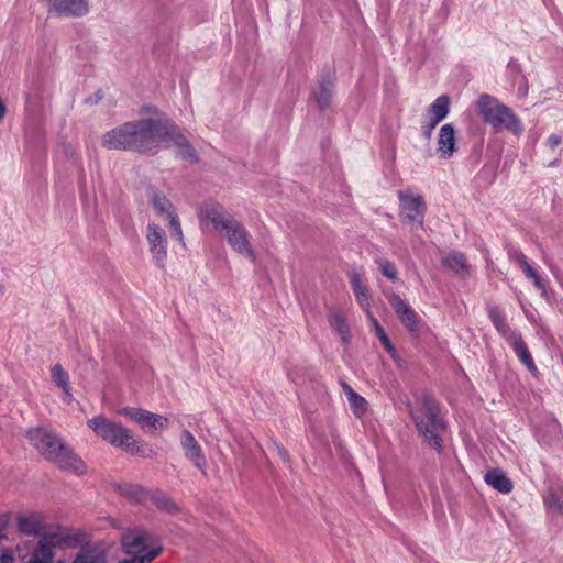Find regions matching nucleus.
Masks as SVG:
<instances>
[{"label": "nucleus", "instance_id": "nucleus-1", "mask_svg": "<svg viewBox=\"0 0 563 563\" xmlns=\"http://www.w3.org/2000/svg\"><path fill=\"white\" fill-rule=\"evenodd\" d=\"M109 150L147 152L164 147L177 148L179 155L196 159L197 154L184 132L156 109L150 115L119 124L102 135Z\"/></svg>", "mask_w": 563, "mask_h": 563}, {"label": "nucleus", "instance_id": "nucleus-2", "mask_svg": "<svg viewBox=\"0 0 563 563\" xmlns=\"http://www.w3.org/2000/svg\"><path fill=\"white\" fill-rule=\"evenodd\" d=\"M15 527L22 538L13 548L26 559V563H63L53 562V548L69 545L76 540L70 529L48 525L37 512L19 514Z\"/></svg>", "mask_w": 563, "mask_h": 563}, {"label": "nucleus", "instance_id": "nucleus-3", "mask_svg": "<svg viewBox=\"0 0 563 563\" xmlns=\"http://www.w3.org/2000/svg\"><path fill=\"white\" fill-rule=\"evenodd\" d=\"M86 424L96 438L120 448L129 454L147 456L151 452L147 444L139 439L130 428L102 413L91 416Z\"/></svg>", "mask_w": 563, "mask_h": 563}, {"label": "nucleus", "instance_id": "nucleus-4", "mask_svg": "<svg viewBox=\"0 0 563 563\" xmlns=\"http://www.w3.org/2000/svg\"><path fill=\"white\" fill-rule=\"evenodd\" d=\"M408 412L422 441L434 450H441L445 424L434 399L428 395H421L417 399L416 407L408 405Z\"/></svg>", "mask_w": 563, "mask_h": 563}, {"label": "nucleus", "instance_id": "nucleus-5", "mask_svg": "<svg viewBox=\"0 0 563 563\" xmlns=\"http://www.w3.org/2000/svg\"><path fill=\"white\" fill-rule=\"evenodd\" d=\"M476 111L482 120L494 130L506 129L514 134L521 131V123L518 117L505 104L494 97L482 95L475 103Z\"/></svg>", "mask_w": 563, "mask_h": 563}, {"label": "nucleus", "instance_id": "nucleus-6", "mask_svg": "<svg viewBox=\"0 0 563 563\" xmlns=\"http://www.w3.org/2000/svg\"><path fill=\"white\" fill-rule=\"evenodd\" d=\"M25 438L32 448L53 464L67 444L53 430L43 426L30 427Z\"/></svg>", "mask_w": 563, "mask_h": 563}, {"label": "nucleus", "instance_id": "nucleus-7", "mask_svg": "<svg viewBox=\"0 0 563 563\" xmlns=\"http://www.w3.org/2000/svg\"><path fill=\"white\" fill-rule=\"evenodd\" d=\"M148 203L153 211L166 223L170 236L181 242L183 228L180 217L166 194L159 189H152L148 194Z\"/></svg>", "mask_w": 563, "mask_h": 563}, {"label": "nucleus", "instance_id": "nucleus-8", "mask_svg": "<svg viewBox=\"0 0 563 563\" xmlns=\"http://www.w3.org/2000/svg\"><path fill=\"white\" fill-rule=\"evenodd\" d=\"M117 413L136 423L144 432L151 435L162 434L167 429L169 422L167 417L141 407L123 406L117 410Z\"/></svg>", "mask_w": 563, "mask_h": 563}, {"label": "nucleus", "instance_id": "nucleus-9", "mask_svg": "<svg viewBox=\"0 0 563 563\" xmlns=\"http://www.w3.org/2000/svg\"><path fill=\"white\" fill-rule=\"evenodd\" d=\"M122 548L126 556L119 563H150L159 551L155 548H148L144 534L135 530L126 531L123 534Z\"/></svg>", "mask_w": 563, "mask_h": 563}, {"label": "nucleus", "instance_id": "nucleus-10", "mask_svg": "<svg viewBox=\"0 0 563 563\" xmlns=\"http://www.w3.org/2000/svg\"><path fill=\"white\" fill-rule=\"evenodd\" d=\"M76 540L69 545H57L64 550H74L73 563H103L101 551L90 543L87 536L79 530L70 529Z\"/></svg>", "mask_w": 563, "mask_h": 563}, {"label": "nucleus", "instance_id": "nucleus-11", "mask_svg": "<svg viewBox=\"0 0 563 563\" xmlns=\"http://www.w3.org/2000/svg\"><path fill=\"white\" fill-rule=\"evenodd\" d=\"M47 11L59 18H82L90 10L89 0H44Z\"/></svg>", "mask_w": 563, "mask_h": 563}, {"label": "nucleus", "instance_id": "nucleus-12", "mask_svg": "<svg viewBox=\"0 0 563 563\" xmlns=\"http://www.w3.org/2000/svg\"><path fill=\"white\" fill-rule=\"evenodd\" d=\"M218 234L227 240L235 251L242 254H252L247 232L236 219L232 218Z\"/></svg>", "mask_w": 563, "mask_h": 563}, {"label": "nucleus", "instance_id": "nucleus-13", "mask_svg": "<svg viewBox=\"0 0 563 563\" xmlns=\"http://www.w3.org/2000/svg\"><path fill=\"white\" fill-rule=\"evenodd\" d=\"M198 214L200 221L207 225L211 224L217 233L233 218L225 212L220 203L213 200L201 202L198 208Z\"/></svg>", "mask_w": 563, "mask_h": 563}, {"label": "nucleus", "instance_id": "nucleus-14", "mask_svg": "<svg viewBox=\"0 0 563 563\" xmlns=\"http://www.w3.org/2000/svg\"><path fill=\"white\" fill-rule=\"evenodd\" d=\"M389 302L404 328L416 334L421 325L419 314L397 295H391Z\"/></svg>", "mask_w": 563, "mask_h": 563}, {"label": "nucleus", "instance_id": "nucleus-15", "mask_svg": "<svg viewBox=\"0 0 563 563\" xmlns=\"http://www.w3.org/2000/svg\"><path fill=\"white\" fill-rule=\"evenodd\" d=\"M399 208L404 220L409 223H421L423 213V201L420 196L410 191L399 192Z\"/></svg>", "mask_w": 563, "mask_h": 563}, {"label": "nucleus", "instance_id": "nucleus-16", "mask_svg": "<svg viewBox=\"0 0 563 563\" xmlns=\"http://www.w3.org/2000/svg\"><path fill=\"white\" fill-rule=\"evenodd\" d=\"M54 464L59 468L71 472L76 475L87 473V465L84 460L67 444Z\"/></svg>", "mask_w": 563, "mask_h": 563}, {"label": "nucleus", "instance_id": "nucleus-17", "mask_svg": "<svg viewBox=\"0 0 563 563\" xmlns=\"http://www.w3.org/2000/svg\"><path fill=\"white\" fill-rule=\"evenodd\" d=\"M146 241L150 245V251L156 257L165 253L167 244V234L164 228L157 222L148 223L146 228Z\"/></svg>", "mask_w": 563, "mask_h": 563}, {"label": "nucleus", "instance_id": "nucleus-18", "mask_svg": "<svg viewBox=\"0 0 563 563\" xmlns=\"http://www.w3.org/2000/svg\"><path fill=\"white\" fill-rule=\"evenodd\" d=\"M455 151V131L451 124H444L438 134L437 152L440 157L449 158Z\"/></svg>", "mask_w": 563, "mask_h": 563}, {"label": "nucleus", "instance_id": "nucleus-19", "mask_svg": "<svg viewBox=\"0 0 563 563\" xmlns=\"http://www.w3.org/2000/svg\"><path fill=\"white\" fill-rule=\"evenodd\" d=\"M485 482L503 494L512 489V483L506 473L499 468H492L485 475Z\"/></svg>", "mask_w": 563, "mask_h": 563}, {"label": "nucleus", "instance_id": "nucleus-20", "mask_svg": "<svg viewBox=\"0 0 563 563\" xmlns=\"http://www.w3.org/2000/svg\"><path fill=\"white\" fill-rule=\"evenodd\" d=\"M342 388L347 398L350 409L357 418H362L368 411L367 400L352 389L347 384H342Z\"/></svg>", "mask_w": 563, "mask_h": 563}, {"label": "nucleus", "instance_id": "nucleus-21", "mask_svg": "<svg viewBox=\"0 0 563 563\" xmlns=\"http://www.w3.org/2000/svg\"><path fill=\"white\" fill-rule=\"evenodd\" d=\"M51 377L54 384L62 389L65 400L69 402L73 399V393L68 373L59 364H56L51 368Z\"/></svg>", "mask_w": 563, "mask_h": 563}, {"label": "nucleus", "instance_id": "nucleus-22", "mask_svg": "<svg viewBox=\"0 0 563 563\" xmlns=\"http://www.w3.org/2000/svg\"><path fill=\"white\" fill-rule=\"evenodd\" d=\"M442 265L454 273L455 275H463L466 271L465 258L461 253L446 252L441 254Z\"/></svg>", "mask_w": 563, "mask_h": 563}, {"label": "nucleus", "instance_id": "nucleus-23", "mask_svg": "<svg viewBox=\"0 0 563 563\" xmlns=\"http://www.w3.org/2000/svg\"><path fill=\"white\" fill-rule=\"evenodd\" d=\"M450 109V98L448 96H440L435 99L430 108V130H432L435 124L444 119Z\"/></svg>", "mask_w": 563, "mask_h": 563}, {"label": "nucleus", "instance_id": "nucleus-24", "mask_svg": "<svg viewBox=\"0 0 563 563\" xmlns=\"http://www.w3.org/2000/svg\"><path fill=\"white\" fill-rule=\"evenodd\" d=\"M330 323L341 339L347 342L350 339V327L345 316L340 311H333L330 316Z\"/></svg>", "mask_w": 563, "mask_h": 563}, {"label": "nucleus", "instance_id": "nucleus-25", "mask_svg": "<svg viewBox=\"0 0 563 563\" xmlns=\"http://www.w3.org/2000/svg\"><path fill=\"white\" fill-rule=\"evenodd\" d=\"M150 500L154 505H156L158 508H161L167 512H175L178 509V507L174 500H172L168 496H166L162 493H158V492H152L150 494Z\"/></svg>", "mask_w": 563, "mask_h": 563}, {"label": "nucleus", "instance_id": "nucleus-26", "mask_svg": "<svg viewBox=\"0 0 563 563\" xmlns=\"http://www.w3.org/2000/svg\"><path fill=\"white\" fill-rule=\"evenodd\" d=\"M181 444H183V448H184V450L186 452V455L190 460L197 461L200 457L201 449H200V446L198 445L197 441L194 439V437L190 433L186 432L183 435Z\"/></svg>", "mask_w": 563, "mask_h": 563}, {"label": "nucleus", "instance_id": "nucleus-27", "mask_svg": "<svg viewBox=\"0 0 563 563\" xmlns=\"http://www.w3.org/2000/svg\"><path fill=\"white\" fill-rule=\"evenodd\" d=\"M332 97L331 88L327 85H320V87L313 93V100L319 109H324L330 103Z\"/></svg>", "mask_w": 563, "mask_h": 563}, {"label": "nucleus", "instance_id": "nucleus-28", "mask_svg": "<svg viewBox=\"0 0 563 563\" xmlns=\"http://www.w3.org/2000/svg\"><path fill=\"white\" fill-rule=\"evenodd\" d=\"M0 563H26V559L12 547L0 550Z\"/></svg>", "mask_w": 563, "mask_h": 563}, {"label": "nucleus", "instance_id": "nucleus-29", "mask_svg": "<svg viewBox=\"0 0 563 563\" xmlns=\"http://www.w3.org/2000/svg\"><path fill=\"white\" fill-rule=\"evenodd\" d=\"M372 322H373V327H374V332H375L376 336L379 339V341L383 344V346L385 347V350L391 356H395L396 355V349L391 344V342L388 339L387 334L385 333L384 329L379 325V323L375 319H373Z\"/></svg>", "mask_w": 563, "mask_h": 563}, {"label": "nucleus", "instance_id": "nucleus-30", "mask_svg": "<svg viewBox=\"0 0 563 563\" xmlns=\"http://www.w3.org/2000/svg\"><path fill=\"white\" fill-rule=\"evenodd\" d=\"M151 493L152 492H146L142 487L136 486V485L126 486L122 492V494H124L125 496L130 497L131 499H133L137 503H142L146 498L150 499Z\"/></svg>", "mask_w": 563, "mask_h": 563}, {"label": "nucleus", "instance_id": "nucleus-31", "mask_svg": "<svg viewBox=\"0 0 563 563\" xmlns=\"http://www.w3.org/2000/svg\"><path fill=\"white\" fill-rule=\"evenodd\" d=\"M515 350H516L517 355L528 366V368L531 371L534 369V364L532 362V358H531L527 347L521 343H517Z\"/></svg>", "mask_w": 563, "mask_h": 563}, {"label": "nucleus", "instance_id": "nucleus-32", "mask_svg": "<svg viewBox=\"0 0 563 563\" xmlns=\"http://www.w3.org/2000/svg\"><path fill=\"white\" fill-rule=\"evenodd\" d=\"M354 292L361 306L368 305L367 288L364 285H362L358 280L354 283Z\"/></svg>", "mask_w": 563, "mask_h": 563}, {"label": "nucleus", "instance_id": "nucleus-33", "mask_svg": "<svg viewBox=\"0 0 563 563\" xmlns=\"http://www.w3.org/2000/svg\"><path fill=\"white\" fill-rule=\"evenodd\" d=\"M545 503L548 504V506L551 509H553L558 512H561V514L563 512V501H561L560 498L555 494L551 493L547 497Z\"/></svg>", "mask_w": 563, "mask_h": 563}, {"label": "nucleus", "instance_id": "nucleus-34", "mask_svg": "<svg viewBox=\"0 0 563 563\" xmlns=\"http://www.w3.org/2000/svg\"><path fill=\"white\" fill-rule=\"evenodd\" d=\"M380 272L384 276L387 278L395 280L397 277V271L390 263H382L380 264Z\"/></svg>", "mask_w": 563, "mask_h": 563}, {"label": "nucleus", "instance_id": "nucleus-35", "mask_svg": "<svg viewBox=\"0 0 563 563\" xmlns=\"http://www.w3.org/2000/svg\"><path fill=\"white\" fill-rule=\"evenodd\" d=\"M8 115V106L3 97L0 95V123L4 121Z\"/></svg>", "mask_w": 563, "mask_h": 563}, {"label": "nucleus", "instance_id": "nucleus-36", "mask_svg": "<svg viewBox=\"0 0 563 563\" xmlns=\"http://www.w3.org/2000/svg\"><path fill=\"white\" fill-rule=\"evenodd\" d=\"M7 522H8L7 516L0 515V541L7 538V536L4 533V528L7 526Z\"/></svg>", "mask_w": 563, "mask_h": 563}, {"label": "nucleus", "instance_id": "nucleus-37", "mask_svg": "<svg viewBox=\"0 0 563 563\" xmlns=\"http://www.w3.org/2000/svg\"><path fill=\"white\" fill-rule=\"evenodd\" d=\"M527 272H528V274H529L531 277H533L534 283H536L537 285H539V278H538V276L534 274V272H533L530 267L527 269Z\"/></svg>", "mask_w": 563, "mask_h": 563}]
</instances>
